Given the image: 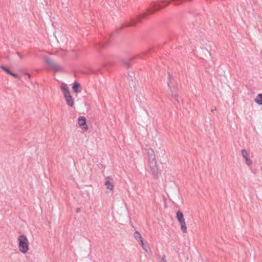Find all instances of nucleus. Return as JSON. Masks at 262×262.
Here are the masks:
<instances>
[{"label": "nucleus", "mask_w": 262, "mask_h": 262, "mask_svg": "<svg viewBox=\"0 0 262 262\" xmlns=\"http://www.w3.org/2000/svg\"><path fill=\"white\" fill-rule=\"evenodd\" d=\"M134 237L137 240L139 241L143 239L141 234L137 231L134 233Z\"/></svg>", "instance_id": "nucleus-15"}, {"label": "nucleus", "mask_w": 262, "mask_h": 262, "mask_svg": "<svg viewBox=\"0 0 262 262\" xmlns=\"http://www.w3.org/2000/svg\"><path fill=\"white\" fill-rule=\"evenodd\" d=\"M175 5H176V6H178V5H179V4H177V3H176V4H175Z\"/></svg>", "instance_id": "nucleus-29"}, {"label": "nucleus", "mask_w": 262, "mask_h": 262, "mask_svg": "<svg viewBox=\"0 0 262 262\" xmlns=\"http://www.w3.org/2000/svg\"><path fill=\"white\" fill-rule=\"evenodd\" d=\"M147 155L148 158V162L156 161L155 152L152 149H150L148 150Z\"/></svg>", "instance_id": "nucleus-10"}, {"label": "nucleus", "mask_w": 262, "mask_h": 262, "mask_svg": "<svg viewBox=\"0 0 262 262\" xmlns=\"http://www.w3.org/2000/svg\"><path fill=\"white\" fill-rule=\"evenodd\" d=\"M45 62L51 69L53 70L55 72L62 71V68L52 60L50 58L46 57L45 58Z\"/></svg>", "instance_id": "nucleus-3"}, {"label": "nucleus", "mask_w": 262, "mask_h": 262, "mask_svg": "<svg viewBox=\"0 0 262 262\" xmlns=\"http://www.w3.org/2000/svg\"><path fill=\"white\" fill-rule=\"evenodd\" d=\"M25 74H26V75H28V76H29V78L30 77V75L29 73H25Z\"/></svg>", "instance_id": "nucleus-26"}, {"label": "nucleus", "mask_w": 262, "mask_h": 262, "mask_svg": "<svg viewBox=\"0 0 262 262\" xmlns=\"http://www.w3.org/2000/svg\"><path fill=\"white\" fill-rule=\"evenodd\" d=\"M120 29H121V28H119V29H117L116 31H117V32H119V31L120 30Z\"/></svg>", "instance_id": "nucleus-27"}, {"label": "nucleus", "mask_w": 262, "mask_h": 262, "mask_svg": "<svg viewBox=\"0 0 262 262\" xmlns=\"http://www.w3.org/2000/svg\"><path fill=\"white\" fill-rule=\"evenodd\" d=\"M241 153L243 158L245 160L246 164L248 166H251L252 164V160L248 157L249 154L245 149H243L241 150Z\"/></svg>", "instance_id": "nucleus-8"}, {"label": "nucleus", "mask_w": 262, "mask_h": 262, "mask_svg": "<svg viewBox=\"0 0 262 262\" xmlns=\"http://www.w3.org/2000/svg\"><path fill=\"white\" fill-rule=\"evenodd\" d=\"M64 96L65 97V99L66 98H68V97H71L72 96L70 94V93L69 91L64 93Z\"/></svg>", "instance_id": "nucleus-20"}, {"label": "nucleus", "mask_w": 262, "mask_h": 262, "mask_svg": "<svg viewBox=\"0 0 262 262\" xmlns=\"http://www.w3.org/2000/svg\"><path fill=\"white\" fill-rule=\"evenodd\" d=\"M80 88V84L79 83L77 82H75L73 83L72 89L75 93H78L80 92V91L79 90Z\"/></svg>", "instance_id": "nucleus-11"}, {"label": "nucleus", "mask_w": 262, "mask_h": 262, "mask_svg": "<svg viewBox=\"0 0 262 262\" xmlns=\"http://www.w3.org/2000/svg\"><path fill=\"white\" fill-rule=\"evenodd\" d=\"M79 210H80V209H79V208L77 209V212H78L79 211Z\"/></svg>", "instance_id": "nucleus-28"}, {"label": "nucleus", "mask_w": 262, "mask_h": 262, "mask_svg": "<svg viewBox=\"0 0 262 262\" xmlns=\"http://www.w3.org/2000/svg\"><path fill=\"white\" fill-rule=\"evenodd\" d=\"M150 171L155 178H158L159 174V169L157 167L156 161L148 162Z\"/></svg>", "instance_id": "nucleus-5"}, {"label": "nucleus", "mask_w": 262, "mask_h": 262, "mask_svg": "<svg viewBox=\"0 0 262 262\" xmlns=\"http://www.w3.org/2000/svg\"><path fill=\"white\" fill-rule=\"evenodd\" d=\"M105 64H104H104H103V67H105Z\"/></svg>", "instance_id": "nucleus-30"}, {"label": "nucleus", "mask_w": 262, "mask_h": 262, "mask_svg": "<svg viewBox=\"0 0 262 262\" xmlns=\"http://www.w3.org/2000/svg\"><path fill=\"white\" fill-rule=\"evenodd\" d=\"M113 180L110 177H107L105 179L104 185L106 186V189L112 191L114 189V184L113 183Z\"/></svg>", "instance_id": "nucleus-7"}, {"label": "nucleus", "mask_w": 262, "mask_h": 262, "mask_svg": "<svg viewBox=\"0 0 262 262\" xmlns=\"http://www.w3.org/2000/svg\"><path fill=\"white\" fill-rule=\"evenodd\" d=\"M255 102L259 104L262 105V94H259L255 99Z\"/></svg>", "instance_id": "nucleus-13"}, {"label": "nucleus", "mask_w": 262, "mask_h": 262, "mask_svg": "<svg viewBox=\"0 0 262 262\" xmlns=\"http://www.w3.org/2000/svg\"><path fill=\"white\" fill-rule=\"evenodd\" d=\"M130 86H133L134 88H136V82L134 81L133 79H130V82L129 83Z\"/></svg>", "instance_id": "nucleus-18"}, {"label": "nucleus", "mask_w": 262, "mask_h": 262, "mask_svg": "<svg viewBox=\"0 0 262 262\" xmlns=\"http://www.w3.org/2000/svg\"><path fill=\"white\" fill-rule=\"evenodd\" d=\"M18 248L20 252L26 253L28 250L29 243L25 235H21L18 237Z\"/></svg>", "instance_id": "nucleus-2"}, {"label": "nucleus", "mask_w": 262, "mask_h": 262, "mask_svg": "<svg viewBox=\"0 0 262 262\" xmlns=\"http://www.w3.org/2000/svg\"><path fill=\"white\" fill-rule=\"evenodd\" d=\"M137 57V56H134L128 60L122 59L121 61V64L123 66L128 69L130 67V62Z\"/></svg>", "instance_id": "nucleus-9"}, {"label": "nucleus", "mask_w": 262, "mask_h": 262, "mask_svg": "<svg viewBox=\"0 0 262 262\" xmlns=\"http://www.w3.org/2000/svg\"><path fill=\"white\" fill-rule=\"evenodd\" d=\"M78 123L84 131H87L89 127L86 124V118L84 116H80L78 119Z\"/></svg>", "instance_id": "nucleus-6"}, {"label": "nucleus", "mask_w": 262, "mask_h": 262, "mask_svg": "<svg viewBox=\"0 0 262 262\" xmlns=\"http://www.w3.org/2000/svg\"><path fill=\"white\" fill-rule=\"evenodd\" d=\"M61 90L63 91V93L69 91L68 86L64 83L62 84V85L61 86Z\"/></svg>", "instance_id": "nucleus-16"}, {"label": "nucleus", "mask_w": 262, "mask_h": 262, "mask_svg": "<svg viewBox=\"0 0 262 262\" xmlns=\"http://www.w3.org/2000/svg\"><path fill=\"white\" fill-rule=\"evenodd\" d=\"M1 69L3 71H5L8 74H11V71L6 67L4 66H1Z\"/></svg>", "instance_id": "nucleus-17"}, {"label": "nucleus", "mask_w": 262, "mask_h": 262, "mask_svg": "<svg viewBox=\"0 0 262 262\" xmlns=\"http://www.w3.org/2000/svg\"><path fill=\"white\" fill-rule=\"evenodd\" d=\"M176 217L179 221L181 229L184 233L187 232V227L186 226L185 221L184 218V215L181 211H178L176 213Z\"/></svg>", "instance_id": "nucleus-4"}, {"label": "nucleus", "mask_w": 262, "mask_h": 262, "mask_svg": "<svg viewBox=\"0 0 262 262\" xmlns=\"http://www.w3.org/2000/svg\"><path fill=\"white\" fill-rule=\"evenodd\" d=\"M10 75L16 78H18V79L20 78V76L18 74H15L12 72H11V74H10Z\"/></svg>", "instance_id": "nucleus-19"}, {"label": "nucleus", "mask_w": 262, "mask_h": 262, "mask_svg": "<svg viewBox=\"0 0 262 262\" xmlns=\"http://www.w3.org/2000/svg\"><path fill=\"white\" fill-rule=\"evenodd\" d=\"M105 46V43H101V42H100L97 45V47L98 48H103L104 47V46Z\"/></svg>", "instance_id": "nucleus-21"}, {"label": "nucleus", "mask_w": 262, "mask_h": 262, "mask_svg": "<svg viewBox=\"0 0 262 262\" xmlns=\"http://www.w3.org/2000/svg\"><path fill=\"white\" fill-rule=\"evenodd\" d=\"M173 80V77L168 73V82H167V85L169 89V92L168 93V96H171L172 97L174 98V99L177 102V104H175L177 106L178 105H180L181 102H182V100L180 99L179 97L178 94L177 93V88L173 86L171 87L170 84H172V80Z\"/></svg>", "instance_id": "nucleus-1"}, {"label": "nucleus", "mask_w": 262, "mask_h": 262, "mask_svg": "<svg viewBox=\"0 0 262 262\" xmlns=\"http://www.w3.org/2000/svg\"><path fill=\"white\" fill-rule=\"evenodd\" d=\"M215 110H216V107L215 106L213 108L211 109V112H213Z\"/></svg>", "instance_id": "nucleus-24"}, {"label": "nucleus", "mask_w": 262, "mask_h": 262, "mask_svg": "<svg viewBox=\"0 0 262 262\" xmlns=\"http://www.w3.org/2000/svg\"><path fill=\"white\" fill-rule=\"evenodd\" d=\"M140 244L142 246V247L143 248V249L146 251V252H148V249H149V247L148 246L145 245L144 243V241H143V239H141L140 240Z\"/></svg>", "instance_id": "nucleus-14"}, {"label": "nucleus", "mask_w": 262, "mask_h": 262, "mask_svg": "<svg viewBox=\"0 0 262 262\" xmlns=\"http://www.w3.org/2000/svg\"><path fill=\"white\" fill-rule=\"evenodd\" d=\"M128 75L130 78V79H132V78H133V77H132V73H130V72H128Z\"/></svg>", "instance_id": "nucleus-23"}, {"label": "nucleus", "mask_w": 262, "mask_h": 262, "mask_svg": "<svg viewBox=\"0 0 262 262\" xmlns=\"http://www.w3.org/2000/svg\"><path fill=\"white\" fill-rule=\"evenodd\" d=\"M66 100L67 103L68 105H69L71 107H72L73 106L74 100L72 96L68 97V98H66Z\"/></svg>", "instance_id": "nucleus-12"}, {"label": "nucleus", "mask_w": 262, "mask_h": 262, "mask_svg": "<svg viewBox=\"0 0 262 262\" xmlns=\"http://www.w3.org/2000/svg\"><path fill=\"white\" fill-rule=\"evenodd\" d=\"M17 54H18V55L19 56V58H20V59H22V57H21V56L19 54V53H18V52H17Z\"/></svg>", "instance_id": "nucleus-25"}, {"label": "nucleus", "mask_w": 262, "mask_h": 262, "mask_svg": "<svg viewBox=\"0 0 262 262\" xmlns=\"http://www.w3.org/2000/svg\"><path fill=\"white\" fill-rule=\"evenodd\" d=\"M160 262H166V256L165 255H163L162 256L161 261Z\"/></svg>", "instance_id": "nucleus-22"}]
</instances>
